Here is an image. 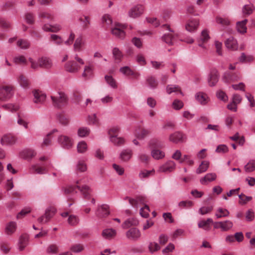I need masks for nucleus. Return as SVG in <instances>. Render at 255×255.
<instances>
[{"label": "nucleus", "mask_w": 255, "mask_h": 255, "mask_svg": "<svg viewBox=\"0 0 255 255\" xmlns=\"http://www.w3.org/2000/svg\"><path fill=\"white\" fill-rule=\"evenodd\" d=\"M81 180H77L76 182V186H70L66 188H63L64 193L68 194L74 192L76 188H78L83 194L84 198L89 199L90 197V192L91 190L90 188L86 185L81 184Z\"/></svg>", "instance_id": "nucleus-1"}, {"label": "nucleus", "mask_w": 255, "mask_h": 255, "mask_svg": "<svg viewBox=\"0 0 255 255\" xmlns=\"http://www.w3.org/2000/svg\"><path fill=\"white\" fill-rule=\"evenodd\" d=\"M40 161H46L44 164H40L39 165H33L31 168V171L33 173L44 174L47 169L51 166V163L48 158L45 156L41 157L39 158Z\"/></svg>", "instance_id": "nucleus-2"}, {"label": "nucleus", "mask_w": 255, "mask_h": 255, "mask_svg": "<svg viewBox=\"0 0 255 255\" xmlns=\"http://www.w3.org/2000/svg\"><path fill=\"white\" fill-rule=\"evenodd\" d=\"M149 145L153 148L151 151V155L154 159L156 160H159L165 157L164 152L156 148L159 146L158 144V141L156 139H152L150 140L149 143Z\"/></svg>", "instance_id": "nucleus-3"}, {"label": "nucleus", "mask_w": 255, "mask_h": 255, "mask_svg": "<svg viewBox=\"0 0 255 255\" xmlns=\"http://www.w3.org/2000/svg\"><path fill=\"white\" fill-rule=\"evenodd\" d=\"M51 98L54 106L58 108L65 105L67 102V96L62 92H58L56 96H51Z\"/></svg>", "instance_id": "nucleus-4"}, {"label": "nucleus", "mask_w": 255, "mask_h": 255, "mask_svg": "<svg viewBox=\"0 0 255 255\" xmlns=\"http://www.w3.org/2000/svg\"><path fill=\"white\" fill-rule=\"evenodd\" d=\"M57 140L58 143L61 146V147L65 149H69L73 146V139L67 135H59L58 137Z\"/></svg>", "instance_id": "nucleus-5"}, {"label": "nucleus", "mask_w": 255, "mask_h": 255, "mask_svg": "<svg viewBox=\"0 0 255 255\" xmlns=\"http://www.w3.org/2000/svg\"><path fill=\"white\" fill-rule=\"evenodd\" d=\"M55 213L56 209L54 208H48L46 210L45 214L39 217L37 221L41 224L46 223L54 216Z\"/></svg>", "instance_id": "nucleus-6"}, {"label": "nucleus", "mask_w": 255, "mask_h": 255, "mask_svg": "<svg viewBox=\"0 0 255 255\" xmlns=\"http://www.w3.org/2000/svg\"><path fill=\"white\" fill-rule=\"evenodd\" d=\"M12 94V87L10 86H5L1 88L0 87V101H4L10 98Z\"/></svg>", "instance_id": "nucleus-7"}, {"label": "nucleus", "mask_w": 255, "mask_h": 255, "mask_svg": "<svg viewBox=\"0 0 255 255\" xmlns=\"http://www.w3.org/2000/svg\"><path fill=\"white\" fill-rule=\"evenodd\" d=\"M126 235L129 240L136 241L140 239L141 233L138 229L132 228L126 232Z\"/></svg>", "instance_id": "nucleus-8"}, {"label": "nucleus", "mask_w": 255, "mask_h": 255, "mask_svg": "<svg viewBox=\"0 0 255 255\" xmlns=\"http://www.w3.org/2000/svg\"><path fill=\"white\" fill-rule=\"evenodd\" d=\"M96 215L99 218H104L110 214L109 206L107 204L99 205L95 212Z\"/></svg>", "instance_id": "nucleus-9"}, {"label": "nucleus", "mask_w": 255, "mask_h": 255, "mask_svg": "<svg viewBox=\"0 0 255 255\" xmlns=\"http://www.w3.org/2000/svg\"><path fill=\"white\" fill-rule=\"evenodd\" d=\"M143 6L142 5L137 4L128 11V14L131 18H136L140 16L143 13Z\"/></svg>", "instance_id": "nucleus-10"}, {"label": "nucleus", "mask_w": 255, "mask_h": 255, "mask_svg": "<svg viewBox=\"0 0 255 255\" xmlns=\"http://www.w3.org/2000/svg\"><path fill=\"white\" fill-rule=\"evenodd\" d=\"M81 66L76 61L73 60L67 62L65 65L66 71L70 73H77L80 70Z\"/></svg>", "instance_id": "nucleus-11"}, {"label": "nucleus", "mask_w": 255, "mask_h": 255, "mask_svg": "<svg viewBox=\"0 0 255 255\" xmlns=\"http://www.w3.org/2000/svg\"><path fill=\"white\" fill-rule=\"evenodd\" d=\"M175 163L174 161L169 160L159 167V171L160 172H170L174 170Z\"/></svg>", "instance_id": "nucleus-12"}, {"label": "nucleus", "mask_w": 255, "mask_h": 255, "mask_svg": "<svg viewBox=\"0 0 255 255\" xmlns=\"http://www.w3.org/2000/svg\"><path fill=\"white\" fill-rule=\"evenodd\" d=\"M123 28V26H122L120 24H117L115 27L112 29V33L116 37L123 39L125 36V32Z\"/></svg>", "instance_id": "nucleus-13"}, {"label": "nucleus", "mask_w": 255, "mask_h": 255, "mask_svg": "<svg viewBox=\"0 0 255 255\" xmlns=\"http://www.w3.org/2000/svg\"><path fill=\"white\" fill-rule=\"evenodd\" d=\"M16 141V138L11 134H6L4 135L1 138L0 143L2 145L14 144Z\"/></svg>", "instance_id": "nucleus-14"}, {"label": "nucleus", "mask_w": 255, "mask_h": 255, "mask_svg": "<svg viewBox=\"0 0 255 255\" xmlns=\"http://www.w3.org/2000/svg\"><path fill=\"white\" fill-rule=\"evenodd\" d=\"M34 96L33 102L36 104L43 103L46 99V95L42 92L38 90H34L33 91Z\"/></svg>", "instance_id": "nucleus-15"}, {"label": "nucleus", "mask_w": 255, "mask_h": 255, "mask_svg": "<svg viewBox=\"0 0 255 255\" xmlns=\"http://www.w3.org/2000/svg\"><path fill=\"white\" fill-rule=\"evenodd\" d=\"M132 154L133 151L131 149H123L120 154V159L124 162H127L131 158Z\"/></svg>", "instance_id": "nucleus-16"}, {"label": "nucleus", "mask_w": 255, "mask_h": 255, "mask_svg": "<svg viewBox=\"0 0 255 255\" xmlns=\"http://www.w3.org/2000/svg\"><path fill=\"white\" fill-rule=\"evenodd\" d=\"M219 79V74L216 70H213L211 71L208 82L210 86H214L218 82Z\"/></svg>", "instance_id": "nucleus-17"}, {"label": "nucleus", "mask_w": 255, "mask_h": 255, "mask_svg": "<svg viewBox=\"0 0 255 255\" xmlns=\"http://www.w3.org/2000/svg\"><path fill=\"white\" fill-rule=\"evenodd\" d=\"M199 20L197 19H191L186 24L185 27L187 31L192 32L196 30L199 25Z\"/></svg>", "instance_id": "nucleus-18"}, {"label": "nucleus", "mask_w": 255, "mask_h": 255, "mask_svg": "<svg viewBox=\"0 0 255 255\" xmlns=\"http://www.w3.org/2000/svg\"><path fill=\"white\" fill-rule=\"evenodd\" d=\"M169 139L170 141L177 143L183 141V134L180 131H176L169 135Z\"/></svg>", "instance_id": "nucleus-19"}, {"label": "nucleus", "mask_w": 255, "mask_h": 255, "mask_svg": "<svg viewBox=\"0 0 255 255\" xmlns=\"http://www.w3.org/2000/svg\"><path fill=\"white\" fill-rule=\"evenodd\" d=\"M226 47L232 50H236L238 49V43L237 40L233 37H230L225 41Z\"/></svg>", "instance_id": "nucleus-20"}, {"label": "nucleus", "mask_w": 255, "mask_h": 255, "mask_svg": "<svg viewBox=\"0 0 255 255\" xmlns=\"http://www.w3.org/2000/svg\"><path fill=\"white\" fill-rule=\"evenodd\" d=\"M223 78L226 82H234L240 79L237 73H233L230 72H225Z\"/></svg>", "instance_id": "nucleus-21"}, {"label": "nucleus", "mask_w": 255, "mask_h": 255, "mask_svg": "<svg viewBox=\"0 0 255 255\" xmlns=\"http://www.w3.org/2000/svg\"><path fill=\"white\" fill-rule=\"evenodd\" d=\"M39 67L46 69H49L52 67L51 60L47 57H42L38 59Z\"/></svg>", "instance_id": "nucleus-22"}, {"label": "nucleus", "mask_w": 255, "mask_h": 255, "mask_svg": "<svg viewBox=\"0 0 255 255\" xmlns=\"http://www.w3.org/2000/svg\"><path fill=\"white\" fill-rule=\"evenodd\" d=\"M196 100L201 105H205L208 102L207 95L203 92H198L195 95Z\"/></svg>", "instance_id": "nucleus-23"}, {"label": "nucleus", "mask_w": 255, "mask_h": 255, "mask_svg": "<svg viewBox=\"0 0 255 255\" xmlns=\"http://www.w3.org/2000/svg\"><path fill=\"white\" fill-rule=\"evenodd\" d=\"M16 229V224L14 222H10L6 225L4 232L7 235L13 234Z\"/></svg>", "instance_id": "nucleus-24"}, {"label": "nucleus", "mask_w": 255, "mask_h": 255, "mask_svg": "<svg viewBox=\"0 0 255 255\" xmlns=\"http://www.w3.org/2000/svg\"><path fill=\"white\" fill-rule=\"evenodd\" d=\"M36 155V152L34 150L31 149H26L20 153V156L24 159H30L32 157H34Z\"/></svg>", "instance_id": "nucleus-25"}, {"label": "nucleus", "mask_w": 255, "mask_h": 255, "mask_svg": "<svg viewBox=\"0 0 255 255\" xmlns=\"http://www.w3.org/2000/svg\"><path fill=\"white\" fill-rule=\"evenodd\" d=\"M138 224V221L134 218H129L126 220L122 224L123 229H128L131 226H135Z\"/></svg>", "instance_id": "nucleus-26"}, {"label": "nucleus", "mask_w": 255, "mask_h": 255, "mask_svg": "<svg viewBox=\"0 0 255 255\" xmlns=\"http://www.w3.org/2000/svg\"><path fill=\"white\" fill-rule=\"evenodd\" d=\"M116 231L113 229H106L103 231L102 236L106 239H111L116 236Z\"/></svg>", "instance_id": "nucleus-27"}, {"label": "nucleus", "mask_w": 255, "mask_h": 255, "mask_svg": "<svg viewBox=\"0 0 255 255\" xmlns=\"http://www.w3.org/2000/svg\"><path fill=\"white\" fill-rule=\"evenodd\" d=\"M217 175L215 173H210L207 174L204 177L200 179V183L205 185L207 182H212L216 180Z\"/></svg>", "instance_id": "nucleus-28"}, {"label": "nucleus", "mask_w": 255, "mask_h": 255, "mask_svg": "<svg viewBox=\"0 0 255 255\" xmlns=\"http://www.w3.org/2000/svg\"><path fill=\"white\" fill-rule=\"evenodd\" d=\"M120 71L125 75H127V76L132 75L135 78H137L139 75V74L138 73L134 72L128 66H125V67H121L120 69Z\"/></svg>", "instance_id": "nucleus-29"}, {"label": "nucleus", "mask_w": 255, "mask_h": 255, "mask_svg": "<svg viewBox=\"0 0 255 255\" xmlns=\"http://www.w3.org/2000/svg\"><path fill=\"white\" fill-rule=\"evenodd\" d=\"M248 22L247 19H244L241 21L237 22L236 27L238 31L241 33H245L247 32L246 24Z\"/></svg>", "instance_id": "nucleus-30"}, {"label": "nucleus", "mask_w": 255, "mask_h": 255, "mask_svg": "<svg viewBox=\"0 0 255 255\" xmlns=\"http://www.w3.org/2000/svg\"><path fill=\"white\" fill-rule=\"evenodd\" d=\"M28 238L27 235H22L20 236L19 243L18 249L20 251H22L27 245Z\"/></svg>", "instance_id": "nucleus-31"}, {"label": "nucleus", "mask_w": 255, "mask_h": 255, "mask_svg": "<svg viewBox=\"0 0 255 255\" xmlns=\"http://www.w3.org/2000/svg\"><path fill=\"white\" fill-rule=\"evenodd\" d=\"M213 223V221L211 218H208L206 221L202 220L199 222L198 226L200 228H203L205 230H209L210 229V224Z\"/></svg>", "instance_id": "nucleus-32"}, {"label": "nucleus", "mask_w": 255, "mask_h": 255, "mask_svg": "<svg viewBox=\"0 0 255 255\" xmlns=\"http://www.w3.org/2000/svg\"><path fill=\"white\" fill-rule=\"evenodd\" d=\"M209 162L207 161H203L199 167L196 169L197 174H201L207 170L209 168Z\"/></svg>", "instance_id": "nucleus-33"}, {"label": "nucleus", "mask_w": 255, "mask_h": 255, "mask_svg": "<svg viewBox=\"0 0 255 255\" xmlns=\"http://www.w3.org/2000/svg\"><path fill=\"white\" fill-rule=\"evenodd\" d=\"M93 75V69L91 66H86L82 73V77L85 79H90Z\"/></svg>", "instance_id": "nucleus-34"}, {"label": "nucleus", "mask_w": 255, "mask_h": 255, "mask_svg": "<svg viewBox=\"0 0 255 255\" xmlns=\"http://www.w3.org/2000/svg\"><path fill=\"white\" fill-rule=\"evenodd\" d=\"M230 212L226 209L219 208L217 209L215 214V216L217 218H221L222 217H228L229 215Z\"/></svg>", "instance_id": "nucleus-35"}, {"label": "nucleus", "mask_w": 255, "mask_h": 255, "mask_svg": "<svg viewBox=\"0 0 255 255\" xmlns=\"http://www.w3.org/2000/svg\"><path fill=\"white\" fill-rule=\"evenodd\" d=\"M146 83L148 86L152 89H155L158 85V82L155 77L149 76L146 79Z\"/></svg>", "instance_id": "nucleus-36"}, {"label": "nucleus", "mask_w": 255, "mask_h": 255, "mask_svg": "<svg viewBox=\"0 0 255 255\" xmlns=\"http://www.w3.org/2000/svg\"><path fill=\"white\" fill-rule=\"evenodd\" d=\"M245 170L246 172L249 173L255 170V160H250L248 163L244 166Z\"/></svg>", "instance_id": "nucleus-37"}, {"label": "nucleus", "mask_w": 255, "mask_h": 255, "mask_svg": "<svg viewBox=\"0 0 255 255\" xmlns=\"http://www.w3.org/2000/svg\"><path fill=\"white\" fill-rule=\"evenodd\" d=\"M90 133V129L87 127H80L77 131L78 136L81 137H84L89 135Z\"/></svg>", "instance_id": "nucleus-38"}, {"label": "nucleus", "mask_w": 255, "mask_h": 255, "mask_svg": "<svg viewBox=\"0 0 255 255\" xmlns=\"http://www.w3.org/2000/svg\"><path fill=\"white\" fill-rule=\"evenodd\" d=\"M163 40L168 45H172L174 44L175 37L171 33L165 34L162 37Z\"/></svg>", "instance_id": "nucleus-39"}, {"label": "nucleus", "mask_w": 255, "mask_h": 255, "mask_svg": "<svg viewBox=\"0 0 255 255\" xmlns=\"http://www.w3.org/2000/svg\"><path fill=\"white\" fill-rule=\"evenodd\" d=\"M87 169V165L83 161H79L76 166V171L77 172H84Z\"/></svg>", "instance_id": "nucleus-40"}, {"label": "nucleus", "mask_w": 255, "mask_h": 255, "mask_svg": "<svg viewBox=\"0 0 255 255\" xmlns=\"http://www.w3.org/2000/svg\"><path fill=\"white\" fill-rule=\"evenodd\" d=\"M221 230L223 231H227L233 227V224L232 221L226 220L221 222Z\"/></svg>", "instance_id": "nucleus-41"}, {"label": "nucleus", "mask_w": 255, "mask_h": 255, "mask_svg": "<svg viewBox=\"0 0 255 255\" xmlns=\"http://www.w3.org/2000/svg\"><path fill=\"white\" fill-rule=\"evenodd\" d=\"M111 141L116 145L120 146L124 144L125 140L122 137H118L117 136H112L110 138Z\"/></svg>", "instance_id": "nucleus-42"}, {"label": "nucleus", "mask_w": 255, "mask_h": 255, "mask_svg": "<svg viewBox=\"0 0 255 255\" xmlns=\"http://www.w3.org/2000/svg\"><path fill=\"white\" fill-rule=\"evenodd\" d=\"M57 131V130L56 129H53L51 132H50L47 134L46 136L44 138L42 143L41 144V146L42 147L44 146H47L51 144V139L50 136L52 134V133Z\"/></svg>", "instance_id": "nucleus-43"}, {"label": "nucleus", "mask_w": 255, "mask_h": 255, "mask_svg": "<svg viewBox=\"0 0 255 255\" xmlns=\"http://www.w3.org/2000/svg\"><path fill=\"white\" fill-rule=\"evenodd\" d=\"M255 8L253 4L245 5L243 8V12L246 15H250L253 13Z\"/></svg>", "instance_id": "nucleus-44"}, {"label": "nucleus", "mask_w": 255, "mask_h": 255, "mask_svg": "<svg viewBox=\"0 0 255 255\" xmlns=\"http://www.w3.org/2000/svg\"><path fill=\"white\" fill-rule=\"evenodd\" d=\"M18 81L21 87L23 88H27L28 87V80L24 75H20L18 79Z\"/></svg>", "instance_id": "nucleus-45"}, {"label": "nucleus", "mask_w": 255, "mask_h": 255, "mask_svg": "<svg viewBox=\"0 0 255 255\" xmlns=\"http://www.w3.org/2000/svg\"><path fill=\"white\" fill-rule=\"evenodd\" d=\"M148 248L151 253H153L160 249L159 245L156 242H150Z\"/></svg>", "instance_id": "nucleus-46"}, {"label": "nucleus", "mask_w": 255, "mask_h": 255, "mask_svg": "<svg viewBox=\"0 0 255 255\" xmlns=\"http://www.w3.org/2000/svg\"><path fill=\"white\" fill-rule=\"evenodd\" d=\"M84 44L83 39L81 37L77 38L74 44V48L75 51H80L82 46Z\"/></svg>", "instance_id": "nucleus-47"}, {"label": "nucleus", "mask_w": 255, "mask_h": 255, "mask_svg": "<svg viewBox=\"0 0 255 255\" xmlns=\"http://www.w3.org/2000/svg\"><path fill=\"white\" fill-rule=\"evenodd\" d=\"M166 92L168 94H170L172 92H179L181 94L182 92L178 86L173 85H169L166 87Z\"/></svg>", "instance_id": "nucleus-48"}, {"label": "nucleus", "mask_w": 255, "mask_h": 255, "mask_svg": "<svg viewBox=\"0 0 255 255\" xmlns=\"http://www.w3.org/2000/svg\"><path fill=\"white\" fill-rule=\"evenodd\" d=\"M105 79L107 83L112 88H117V85L116 80L111 76L106 75Z\"/></svg>", "instance_id": "nucleus-49"}, {"label": "nucleus", "mask_w": 255, "mask_h": 255, "mask_svg": "<svg viewBox=\"0 0 255 255\" xmlns=\"http://www.w3.org/2000/svg\"><path fill=\"white\" fill-rule=\"evenodd\" d=\"M87 149V143L84 141L79 142L77 145V150L79 153H84Z\"/></svg>", "instance_id": "nucleus-50"}, {"label": "nucleus", "mask_w": 255, "mask_h": 255, "mask_svg": "<svg viewBox=\"0 0 255 255\" xmlns=\"http://www.w3.org/2000/svg\"><path fill=\"white\" fill-rule=\"evenodd\" d=\"M17 45L22 49H27L30 46V43L27 40L20 39L17 41Z\"/></svg>", "instance_id": "nucleus-51"}, {"label": "nucleus", "mask_w": 255, "mask_h": 255, "mask_svg": "<svg viewBox=\"0 0 255 255\" xmlns=\"http://www.w3.org/2000/svg\"><path fill=\"white\" fill-rule=\"evenodd\" d=\"M38 15L41 18H45L51 21L54 20L53 15L47 12H40Z\"/></svg>", "instance_id": "nucleus-52"}, {"label": "nucleus", "mask_w": 255, "mask_h": 255, "mask_svg": "<svg viewBox=\"0 0 255 255\" xmlns=\"http://www.w3.org/2000/svg\"><path fill=\"white\" fill-rule=\"evenodd\" d=\"M193 204L191 201H182L178 203V206L181 208H188L193 206Z\"/></svg>", "instance_id": "nucleus-53"}, {"label": "nucleus", "mask_w": 255, "mask_h": 255, "mask_svg": "<svg viewBox=\"0 0 255 255\" xmlns=\"http://www.w3.org/2000/svg\"><path fill=\"white\" fill-rule=\"evenodd\" d=\"M79 21L83 22L82 27L84 29H87L88 27V25L90 24L89 18L87 16H84V18L80 17L79 18Z\"/></svg>", "instance_id": "nucleus-54"}, {"label": "nucleus", "mask_w": 255, "mask_h": 255, "mask_svg": "<svg viewBox=\"0 0 255 255\" xmlns=\"http://www.w3.org/2000/svg\"><path fill=\"white\" fill-rule=\"evenodd\" d=\"M58 251V248L57 246L55 244L49 245L46 249V252L48 254H56Z\"/></svg>", "instance_id": "nucleus-55"}, {"label": "nucleus", "mask_w": 255, "mask_h": 255, "mask_svg": "<svg viewBox=\"0 0 255 255\" xmlns=\"http://www.w3.org/2000/svg\"><path fill=\"white\" fill-rule=\"evenodd\" d=\"M68 222L71 226H75L79 223V219L75 215H70L68 219Z\"/></svg>", "instance_id": "nucleus-56"}, {"label": "nucleus", "mask_w": 255, "mask_h": 255, "mask_svg": "<svg viewBox=\"0 0 255 255\" xmlns=\"http://www.w3.org/2000/svg\"><path fill=\"white\" fill-rule=\"evenodd\" d=\"M51 39L57 45H60L63 43V40L61 37L56 34H51L50 36Z\"/></svg>", "instance_id": "nucleus-57"}, {"label": "nucleus", "mask_w": 255, "mask_h": 255, "mask_svg": "<svg viewBox=\"0 0 255 255\" xmlns=\"http://www.w3.org/2000/svg\"><path fill=\"white\" fill-rule=\"evenodd\" d=\"M113 54L116 60L121 61L123 57V55L122 52L118 48L115 47L113 49Z\"/></svg>", "instance_id": "nucleus-58"}, {"label": "nucleus", "mask_w": 255, "mask_h": 255, "mask_svg": "<svg viewBox=\"0 0 255 255\" xmlns=\"http://www.w3.org/2000/svg\"><path fill=\"white\" fill-rule=\"evenodd\" d=\"M213 208V207L212 206H208V207L204 206V207H201L199 209V212L201 215H203L208 214L209 213H210L212 211Z\"/></svg>", "instance_id": "nucleus-59"}, {"label": "nucleus", "mask_w": 255, "mask_h": 255, "mask_svg": "<svg viewBox=\"0 0 255 255\" xmlns=\"http://www.w3.org/2000/svg\"><path fill=\"white\" fill-rule=\"evenodd\" d=\"M172 106L175 110H178L183 107V103L180 100H175L172 103Z\"/></svg>", "instance_id": "nucleus-60"}, {"label": "nucleus", "mask_w": 255, "mask_h": 255, "mask_svg": "<svg viewBox=\"0 0 255 255\" xmlns=\"http://www.w3.org/2000/svg\"><path fill=\"white\" fill-rule=\"evenodd\" d=\"M228 147L225 144H221L217 146L216 152L218 153H226L228 151Z\"/></svg>", "instance_id": "nucleus-61"}, {"label": "nucleus", "mask_w": 255, "mask_h": 255, "mask_svg": "<svg viewBox=\"0 0 255 255\" xmlns=\"http://www.w3.org/2000/svg\"><path fill=\"white\" fill-rule=\"evenodd\" d=\"M83 250L84 247L81 244H75L71 247V250L74 253H79Z\"/></svg>", "instance_id": "nucleus-62"}, {"label": "nucleus", "mask_w": 255, "mask_h": 255, "mask_svg": "<svg viewBox=\"0 0 255 255\" xmlns=\"http://www.w3.org/2000/svg\"><path fill=\"white\" fill-rule=\"evenodd\" d=\"M149 208L148 206L145 205L144 208H142L140 210V214L144 218H147L149 214Z\"/></svg>", "instance_id": "nucleus-63"}, {"label": "nucleus", "mask_w": 255, "mask_h": 255, "mask_svg": "<svg viewBox=\"0 0 255 255\" xmlns=\"http://www.w3.org/2000/svg\"><path fill=\"white\" fill-rule=\"evenodd\" d=\"M168 241V237L164 234H161L158 239V242L160 245H164Z\"/></svg>", "instance_id": "nucleus-64"}]
</instances>
